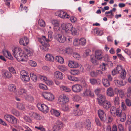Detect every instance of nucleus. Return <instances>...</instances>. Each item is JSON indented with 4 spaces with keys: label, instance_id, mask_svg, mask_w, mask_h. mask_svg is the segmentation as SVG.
<instances>
[{
    "label": "nucleus",
    "instance_id": "nucleus-1",
    "mask_svg": "<svg viewBox=\"0 0 131 131\" xmlns=\"http://www.w3.org/2000/svg\"><path fill=\"white\" fill-rule=\"evenodd\" d=\"M13 54L15 58L17 60L19 57L21 58L20 61L27 62V60L28 57L27 55L24 53L21 48L18 47H16L12 50Z\"/></svg>",
    "mask_w": 131,
    "mask_h": 131
},
{
    "label": "nucleus",
    "instance_id": "nucleus-2",
    "mask_svg": "<svg viewBox=\"0 0 131 131\" xmlns=\"http://www.w3.org/2000/svg\"><path fill=\"white\" fill-rule=\"evenodd\" d=\"M98 100L99 104L101 105H103V107L106 108V97L104 95L100 94L98 96Z\"/></svg>",
    "mask_w": 131,
    "mask_h": 131
},
{
    "label": "nucleus",
    "instance_id": "nucleus-3",
    "mask_svg": "<svg viewBox=\"0 0 131 131\" xmlns=\"http://www.w3.org/2000/svg\"><path fill=\"white\" fill-rule=\"evenodd\" d=\"M63 126V124L62 122L59 120L57 121L54 126L53 131H62Z\"/></svg>",
    "mask_w": 131,
    "mask_h": 131
},
{
    "label": "nucleus",
    "instance_id": "nucleus-4",
    "mask_svg": "<svg viewBox=\"0 0 131 131\" xmlns=\"http://www.w3.org/2000/svg\"><path fill=\"white\" fill-rule=\"evenodd\" d=\"M4 117L9 123L13 124H16L17 123L16 119L12 115H4Z\"/></svg>",
    "mask_w": 131,
    "mask_h": 131
},
{
    "label": "nucleus",
    "instance_id": "nucleus-5",
    "mask_svg": "<svg viewBox=\"0 0 131 131\" xmlns=\"http://www.w3.org/2000/svg\"><path fill=\"white\" fill-rule=\"evenodd\" d=\"M61 28L62 30H64L65 32H67L69 31L70 30L72 27V24L68 23H64L61 25Z\"/></svg>",
    "mask_w": 131,
    "mask_h": 131
},
{
    "label": "nucleus",
    "instance_id": "nucleus-6",
    "mask_svg": "<svg viewBox=\"0 0 131 131\" xmlns=\"http://www.w3.org/2000/svg\"><path fill=\"white\" fill-rule=\"evenodd\" d=\"M42 96L45 99L49 101H51L54 98L53 95L52 93L47 92H44L43 93Z\"/></svg>",
    "mask_w": 131,
    "mask_h": 131
},
{
    "label": "nucleus",
    "instance_id": "nucleus-7",
    "mask_svg": "<svg viewBox=\"0 0 131 131\" xmlns=\"http://www.w3.org/2000/svg\"><path fill=\"white\" fill-rule=\"evenodd\" d=\"M56 15L58 16L61 18H69V15L63 11H58L55 13Z\"/></svg>",
    "mask_w": 131,
    "mask_h": 131
},
{
    "label": "nucleus",
    "instance_id": "nucleus-8",
    "mask_svg": "<svg viewBox=\"0 0 131 131\" xmlns=\"http://www.w3.org/2000/svg\"><path fill=\"white\" fill-rule=\"evenodd\" d=\"M83 96H89L91 97H93L94 96V94L93 92L92 91L89 89H86L84 90L83 94L82 95Z\"/></svg>",
    "mask_w": 131,
    "mask_h": 131
},
{
    "label": "nucleus",
    "instance_id": "nucleus-9",
    "mask_svg": "<svg viewBox=\"0 0 131 131\" xmlns=\"http://www.w3.org/2000/svg\"><path fill=\"white\" fill-rule=\"evenodd\" d=\"M110 112L112 115H122V110L119 108L116 109L114 107H112L110 108Z\"/></svg>",
    "mask_w": 131,
    "mask_h": 131
},
{
    "label": "nucleus",
    "instance_id": "nucleus-10",
    "mask_svg": "<svg viewBox=\"0 0 131 131\" xmlns=\"http://www.w3.org/2000/svg\"><path fill=\"white\" fill-rule=\"evenodd\" d=\"M72 91L75 93H78L80 92L82 90V86L79 84H76L73 85L72 87Z\"/></svg>",
    "mask_w": 131,
    "mask_h": 131
},
{
    "label": "nucleus",
    "instance_id": "nucleus-11",
    "mask_svg": "<svg viewBox=\"0 0 131 131\" xmlns=\"http://www.w3.org/2000/svg\"><path fill=\"white\" fill-rule=\"evenodd\" d=\"M95 58L98 60H101L103 57V52L100 50H96L95 53Z\"/></svg>",
    "mask_w": 131,
    "mask_h": 131
},
{
    "label": "nucleus",
    "instance_id": "nucleus-12",
    "mask_svg": "<svg viewBox=\"0 0 131 131\" xmlns=\"http://www.w3.org/2000/svg\"><path fill=\"white\" fill-rule=\"evenodd\" d=\"M37 107L39 109L43 112L45 114L48 111V107L44 104H39Z\"/></svg>",
    "mask_w": 131,
    "mask_h": 131
},
{
    "label": "nucleus",
    "instance_id": "nucleus-13",
    "mask_svg": "<svg viewBox=\"0 0 131 131\" xmlns=\"http://www.w3.org/2000/svg\"><path fill=\"white\" fill-rule=\"evenodd\" d=\"M58 100L62 104H64L68 102L69 99L65 95H61L59 97Z\"/></svg>",
    "mask_w": 131,
    "mask_h": 131
},
{
    "label": "nucleus",
    "instance_id": "nucleus-14",
    "mask_svg": "<svg viewBox=\"0 0 131 131\" xmlns=\"http://www.w3.org/2000/svg\"><path fill=\"white\" fill-rule=\"evenodd\" d=\"M56 40L60 43H63L66 41L65 35L62 36L61 34H59L56 35Z\"/></svg>",
    "mask_w": 131,
    "mask_h": 131
},
{
    "label": "nucleus",
    "instance_id": "nucleus-15",
    "mask_svg": "<svg viewBox=\"0 0 131 131\" xmlns=\"http://www.w3.org/2000/svg\"><path fill=\"white\" fill-rule=\"evenodd\" d=\"M29 40L26 37L21 38L19 40V42L21 45L23 46H26L29 43Z\"/></svg>",
    "mask_w": 131,
    "mask_h": 131
},
{
    "label": "nucleus",
    "instance_id": "nucleus-16",
    "mask_svg": "<svg viewBox=\"0 0 131 131\" xmlns=\"http://www.w3.org/2000/svg\"><path fill=\"white\" fill-rule=\"evenodd\" d=\"M49 39H47L44 36H43L38 38V41L42 44L48 43L49 41Z\"/></svg>",
    "mask_w": 131,
    "mask_h": 131
},
{
    "label": "nucleus",
    "instance_id": "nucleus-17",
    "mask_svg": "<svg viewBox=\"0 0 131 131\" xmlns=\"http://www.w3.org/2000/svg\"><path fill=\"white\" fill-rule=\"evenodd\" d=\"M54 77L58 79L62 80L63 78L62 73L59 71L55 72L54 73Z\"/></svg>",
    "mask_w": 131,
    "mask_h": 131
},
{
    "label": "nucleus",
    "instance_id": "nucleus-18",
    "mask_svg": "<svg viewBox=\"0 0 131 131\" xmlns=\"http://www.w3.org/2000/svg\"><path fill=\"white\" fill-rule=\"evenodd\" d=\"M69 66L72 68L78 67V64L77 62L73 61H70L68 64Z\"/></svg>",
    "mask_w": 131,
    "mask_h": 131
},
{
    "label": "nucleus",
    "instance_id": "nucleus-19",
    "mask_svg": "<svg viewBox=\"0 0 131 131\" xmlns=\"http://www.w3.org/2000/svg\"><path fill=\"white\" fill-rule=\"evenodd\" d=\"M8 89L11 92H15L17 91L16 86L13 84H9L8 87Z\"/></svg>",
    "mask_w": 131,
    "mask_h": 131
},
{
    "label": "nucleus",
    "instance_id": "nucleus-20",
    "mask_svg": "<svg viewBox=\"0 0 131 131\" xmlns=\"http://www.w3.org/2000/svg\"><path fill=\"white\" fill-rule=\"evenodd\" d=\"M84 125L85 128L88 130L90 129L91 125V122L90 120L86 119L84 122Z\"/></svg>",
    "mask_w": 131,
    "mask_h": 131
},
{
    "label": "nucleus",
    "instance_id": "nucleus-21",
    "mask_svg": "<svg viewBox=\"0 0 131 131\" xmlns=\"http://www.w3.org/2000/svg\"><path fill=\"white\" fill-rule=\"evenodd\" d=\"M45 59L46 60L49 61L51 62H52L54 61L53 57L50 54H46L45 57Z\"/></svg>",
    "mask_w": 131,
    "mask_h": 131
},
{
    "label": "nucleus",
    "instance_id": "nucleus-22",
    "mask_svg": "<svg viewBox=\"0 0 131 131\" xmlns=\"http://www.w3.org/2000/svg\"><path fill=\"white\" fill-rule=\"evenodd\" d=\"M92 32L93 34H96L97 35L99 36H101L102 35L99 28H97L93 29L92 31Z\"/></svg>",
    "mask_w": 131,
    "mask_h": 131
},
{
    "label": "nucleus",
    "instance_id": "nucleus-23",
    "mask_svg": "<svg viewBox=\"0 0 131 131\" xmlns=\"http://www.w3.org/2000/svg\"><path fill=\"white\" fill-rule=\"evenodd\" d=\"M91 62L94 65H96L98 64V62L96 59L95 57L94 56H91L90 59Z\"/></svg>",
    "mask_w": 131,
    "mask_h": 131
},
{
    "label": "nucleus",
    "instance_id": "nucleus-24",
    "mask_svg": "<svg viewBox=\"0 0 131 131\" xmlns=\"http://www.w3.org/2000/svg\"><path fill=\"white\" fill-rule=\"evenodd\" d=\"M49 45L48 43H44V44H42L40 47L41 49L44 51H48L49 46Z\"/></svg>",
    "mask_w": 131,
    "mask_h": 131
},
{
    "label": "nucleus",
    "instance_id": "nucleus-25",
    "mask_svg": "<svg viewBox=\"0 0 131 131\" xmlns=\"http://www.w3.org/2000/svg\"><path fill=\"white\" fill-rule=\"evenodd\" d=\"M3 53L7 58L11 60H13V58L10 52L7 50H5L4 52L3 51Z\"/></svg>",
    "mask_w": 131,
    "mask_h": 131
},
{
    "label": "nucleus",
    "instance_id": "nucleus-26",
    "mask_svg": "<svg viewBox=\"0 0 131 131\" xmlns=\"http://www.w3.org/2000/svg\"><path fill=\"white\" fill-rule=\"evenodd\" d=\"M55 60L56 61L58 62L61 64L63 63L64 62L63 58L60 56H56Z\"/></svg>",
    "mask_w": 131,
    "mask_h": 131
},
{
    "label": "nucleus",
    "instance_id": "nucleus-27",
    "mask_svg": "<svg viewBox=\"0 0 131 131\" xmlns=\"http://www.w3.org/2000/svg\"><path fill=\"white\" fill-rule=\"evenodd\" d=\"M68 79L74 82H78L79 81V78L77 77L70 75L68 76Z\"/></svg>",
    "mask_w": 131,
    "mask_h": 131
},
{
    "label": "nucleus",
    "instance_id": "nucleus-28",
    "mask_svg": "<svg viewBox=\"0 0 131 131\" xmlns=\"http://www.w3.org/2000/svg\"><path fill=\"white\" fill-rule=\"evenodd\" d=\"M60 89L64 91L69 92L71 91V89L69 87L65 86H62L60 87Z\"/></svg>",
    "mask_w": 131,
    "mask_h": 131
},
{
    "label": "nucleus",
    "instance_id": "nucleus-29",
    "mask_svg": "<svg viewBox=\"0 0 131 131\" xmlns=\"http://www.w3.org/2000/svg\"><path fill=\"white\" fill-rule=\"evenodd\" d=\"M3 76L5 78H10L12 76L11 73L8 71H5L3 74Z\"/></svg>",
    "mask_w": 131,
    "mask_h": 131
},
{
    "label": "nucleus",
    "instance_id": "nucleus-30",
    "mask_svg": "<svg viewBox=\"0 0 131 131\" xmlns=\"http://www.w3.org/2000/svg\"><path fill=\"white\" fill-rule=\"evenodd\" d=\"M107 94L110 96H113V91L111 88H109L107 90Z\"/></svg>",
    "mask_w": 131,
    "mask_h": 131
},
{
    "label": "nucleus",
    "instance_id": "nucleus-31",
    "mask_svg": "<svg viewBox=\"0 0 131 131\" xmlns=\"http://www.w3.org/2000/svg\"><path fill=\"white\" fill-rule=\"evenodd\" d=\"M58 69L62 72H65L67 70L66 67L64 66H60L58 67Z\"/></svg>",
    "mask_w": 131,
    "mask_h": 131
},
{
    "label": "nucleus",
    "instance_id": "nucleus-32",
    "mask_svg": "<svg viewBox=\"0 0 131 131\" xmlns=\"http://www.w3.org/2000/svg\"><path fill=\"white\" fill-rule=\"evenodd\" d=\"M50 112L52 115H60L61 114L59 111L54 109L51 110Z\"/></svg>",
    "mask_w": 131,
    "mask_h": 131
},
{
    "label": "nucleus",
    "instance_id": "nucleus-33",
    "mask_svg": "<svg viewBox=\"0 0 131 131\" xmlns=\"http://www.w3.org/2000/svg\"><path fill=\"white\" fill-rule=\"evenodd\" d=\"M30 75L31 79L34 81L36 82L37 81V77L35 74L32 73L30 74Z\"/></svg>",
    "mask_w": 131,
    "mask_h": 131
},
{
    "label": "nucleus",
    "instance_id": "nucleus-34",
    "mask_svg": "<svg viewBox=\"0 0 131 131\" xmlns=\"http://www.w3.org/2000/svg\"><path fill=\"white\" fill-rule=\"evenodd\" d=\"M114 82L118 86H123L124 85L122 81H120L116 80L114 81Z\"/></svg>",
    "mask_w": 131,
    "mask_h": 131
},
{
    "label": "nucleus",
    "instance_id": "nucleus-35",
    "mask_svg": "<svg viewBox=\"0 0 131 131\" xmlns=\"http://www.w3.org/2000/svg\"><path fill=\"white\" fill-rule=\"evenodd\" d=\"M75 127L77 130H81L82 128L81 123L78 122L76 123L75 125Z\"/></svg>",
    "mask_w": 131,
    "mask_h": 131
},
{
    "label": "nucleus",
    "instance_id": "nucleus-36",
    "mask_svg": "<svg viewBox=\"0 0 131 131\" xmlns=\"http://www.w3.org/2000/svg\"><path fill=\"white\" fill-rule=\"evenodd\" d=\"M86 43V39L84 38H81L79 40V43L82 45H85Z\"/></svg>",
    "mask_w": 131,
    "mask_h": 131
},
{
    "label": "nucleus",
    "instance_id": "nucleus-37",
    "mask_svg": "<svg viewBox=\"0 0 131 131\" xmlns=\"http://www.w3.org/2000/svg\"><path fill=\"white\" fill-rule=\"evenodd\" d=\"M18 93L20 95L25 94L26 93V91L23 88H21L18 90Z\"/></svg>",
    "mask_w": 131,
    "mask_h": 131
},
{
    "label": "nucleus",
    "instance_id": "nucleus-38",
    "mask_svg": "<svg viewBox=\"0 0 131 131\" xmlns=\"http://www.w3.org/2000/svg\"><path fill=\"white\" fill-rule=\"evenodd\" d=\"M38 23L41 27H44L45 26V21L41 19H40L39 20Z\"/></svg>",
    "mask_w": 131,
    "mask_h": 131
},
{
    "label": "nucleus",
    "instance_id": "nucleus-39",
    "mask_svg": "<svg viewBox=\"0 0 131 131\" xmlns=\"http://www.w3.org/2000/svg\"><path fill=\"white\" fill-rule=\"evenodd\" d=\"M69 31H71V34L73 35H75L77 34V33L76 29L74 28L73 26L72 27H71Z\"/></svg>",
    "mask_w": 131,
    "mask_h": 131
},
{
    "label": "nucleus",
    "instance_id": "nucleus-40",
    "mask_svg": "<svg viewBox=\"0 0 131 131\" xmlns=\"http://www.w3.org/2000/svg\"><path fill=\"white\" fill-rule=\"evenodd\" d=\"M71 74L73 75H78L79 73V71L78 70H72L70 71Z\"/></svg>",
    "mask_w": 131,
    "mask_h": 131
},
{
    "label": "nucleus",
    "instance_id": "nucleus-41",
    "mask_svg": "<svg viewBox=\"0 0 131 131\" xmlns=\"http://www.w3.org/2000/svg\"><path fill=\"white\" fill-rule=\"evenodd\" d=\"M64 52H66V53L69 54H72L73 52V50L71 48H68L66 49V50H63Z\"/></svg>",
    "mask_w": 131,
    "mask_h": 131
},
{
    "label": "nucleus",
    "instance_id": "nucleus-42",
    "mask_svg": "<svg viewBox=\"0 0 131 131\" xmlns=\"http://www.w3.org/2000/svg\"><path fill=\"white\" fill-rule=\"evenodd\" d=\"M120 77L122 79H124L126 77V72L125 70H122V72H121Z\"/></svg>",
    "mask_w": 131,
    "mask_h": 131
},
{
    "label": "nucleus",
    "instance_id": "nucleus-43",
    "mask_svg": "<svg viewBox=\"0 0 131 131\" xmlns=\"http://www.w3.org/2000/svg\"><path fill=\"white\" fill-rule=\"evenodd\" d=\"M8 70L10 73L13 74H15L16 73V71L14 68L12 67H8Z\"/></svg>",
    "mask_w": 131,
    "mask_h": 131
},
{
    "label": "nucleus",
    "instance_id": "nucleus-44",
    "mask_svg": "<svg viewBox=\"0 0 131 131\" xmlns=\"http://www.w3.org/2000/svg\"><path fill=\"white\" fill-rule=\"evenodd\" d=\"M52 23L53 25L55 26H58L59 24L58 20L56 19L53 20L52 21Z\"/></svg>",
    "mask_w": 131,
    "mask_h": 131
},
{
    "label": "nucleus",
    "instance_id": "nucleus-45",
    "mask_svg": "<svg viewBox=\"0 0 131 131\" xmlns=\"http://www.w3.org/2000/svg\"><path fill=\"white\" fill-rule=\"evenodd\" d=\"M21 78L22 80L25 82H28L30 79V78L28 75H27L23 77H21Z\"/></svg>",
    "mask_w": 131,
    "mask_h": 131
},
{
    "label": "nucleus",
    "instance_id": "nucleus-46",
    "mask_svg": "<svg viewBox=\"0 0 131 131\" xmlns=\"http://www.w3.org/2000/svg\"><path fill=\"white\" fill-rule=\"evenodd\" d=\"M90 83L92 85H94L96 84L97 82V80L91 78L90 79Z\"/></svg>",
    "mask_w": 131,
    "mask_h": 131
},
{
    "label": "nucleus",
    "instance_id": "nucleus-47",
    "mask_svg": "<svg viewBox=\"0 0 131 131\" xmlns=\"http://www.w3.org/2000/svg\"><path fill=\"white\" fill-rule=\"evenodd\" d=\"M125 102L126 105L128 106H131V100L128 98H126L125 100Z\"/></svg>",
    "mask_w": 131,
    "mask_h": 131
},
{
    "label": "nucleus",
    "instance_id": "nucleus-48",
    "mask_svg": "<svg viewBox=\"0 0 131 131\" xmlns=\"http://www.w3.org/2000/svg\"><path fill=\"white\" fill-rule=\"evenodd\" d=\"M25 99L26 100L31 102L34 99L32 96L28 95H27L26 96Z\"/></svg>",
    "mask_w": 131,
    "mask_h": 131
},
{
    "label": "nucleus",
    "instance_id": "nucleus-49",
    "mask_svg": "<svg viewBox=\"0 0 131 131\" xmlns=\"http://www.w3.org/2000/svg\"><path fill=\"white\" fill-rule=\"evenodd\" d=\"M114 103L116 105H118L119 104V97L118 96L115 97L114 98Z\"/></svg>",
    "mask_w": 131,
    "mask_h": 131
},
{
    "label": "nucleus",
    "instance_id": "nucleus-50",
    "mask_svg": "<svg viewBox=\"0 0 131 131\" xmlns=\"http://www.w3.org/2000/svg\"><path fill=\"white\" fill-rule=\"evenodd\" d=\"M119 116L120 117V121L122 122H124L126 120V115H117Z\"/></svg>",
    "mask_w": 131,
    "mask_h": 131
},
{
    "label": "nucleus",
    "instance_id": "nucleus-51",
    "mask_svg": "<svg viewBox=\"0 0 131 131\" xmlns=\"http://www.w3.org/2000/svg\"><path fill=\"white\" fill-rule=\"evenodd\" d=\"M29 64L30 66L34 67L36 66L37 65V63L35 61L32 60L29 61Z\"/></svg>",
    "mask_w": 131,
    "mask_h": 131
},
{
    "label": "nucleus",
    "instance_id": "nucleus-52",
    "mask_svg": "<svg viewBox=\"0 0 131 131\" xmlns=\"http://www.w3.org/2000/svg\"><path fill=\"white\" fill-rule=\"evenodd\" d=\"M17 108L19 109L23 110L25 108L24 105L21 103H18L17 105Z\"/></svg>",
    "mask_w": 131,
    "mask_h": 131
},
{
    "label": "nucleus",
    "instance_id": "nucleus-53",
    "mask_svg": "<svg viewBox=\"0 0 131 131\" xmlns=\"http://www.w3.org/2000/svg\"><path fill=\"white\" fill-rule=\"evenodd\" d=\"M118 93L121 98H122L124 96V91L121 90H118Z\"/></svg>",
    "mask_w": 131,
    "mask_h": 131
},
{
    "label": "nucleus",
    "instance_id": "nucleus-54",
    "mask_svg": "<svg viewBox=\"0 0 131 131\" xmlns=\"http://www.w3.org/2000/svg\"><path fill=\"white\" fill-rule=\"evenodd\" d=\"M66 39V41L69 42H71L72 41V39L71 37L69 36L65 35Z\"/></svg>",
    "mask_w": 131,
    "mask_h": 131
},
{
    "label": "nucleus",
    "instance_id": "nucleus-55",
    "mask_svg": "<svg viewBox=\"0 0 131 131\" xmlns=\"http://www.w3.org/2000/svg\"><path fill=\"white\" fill-rule=\"evenodd\" d=\"M116 69L118 73L122 72V70H124L122 69V67L121 66H118Z\"/></svg>",
    "mask_w": 131,
    "mask_h": 131
},
{
    "label": "nucleus",
    "instance_id": "nucleus-56",
    "mask_svg": "<svg viewBox=\"0 0 131 131\" xmlns=\"http://www.w3.org/2000/svg\"><path fill=\"white\" fill-rule=\"evenodd\" d=\"M39 79H40L41 80L46 82L47 80V77L45 76L40 75L39 77Z\"/></svg>",
    "mask_w": 131,
    "mask_h": 131
},
{
    "label": "nucleus",
    "instance_id": "nucleus-57",
    "mask_svg": "<svg viewBox=\"0 0 131 131\" xmlns=\"http://www.w3.org/2000/svg\"><path fill=\"white\" fill-rule=\"evenodd\" d=\"M70 20L72 22L74 23L77 21V19L74 16H72L70 17Z\"/></svg>",
    "mask_w": 131,
    "mask_h": 131
},
{
    "label": "nucleus",
    "instance_id": "nucleus-58",
    "mask_svg": "<svg viewBox=\"0 0 131 131\" xmlns=\"http://www.w3.org/2000/svg\"><path fill=\"white\" fill-rule=\"evenodd\" d=\"M80 98L79 96L78 95H74L73 96V99L74 101H78L80 100Z\"/></svg>",
    "mask_w": 131,
    "mask_h": 131
},
{
    "label": "nucleus",
    "instance_id": "nucleus-59",
    "mask_svg": "<svg viewBox=\"0 0 131 131\" xmlns=\"http://www.w3.org/2000/svg\"><path fill=\"white\" fill-rule=\"evenodd\" d=\"M73 57L77 59H79L80 58V55L77 53H74L73 54Z\"/></svg>",
    "mask_w": 131,
    "mask_h": 131
},
{
    "label": "nucleus",
    "instance_id": "nucleus-60",
    "mask_svg": "<svg viewBox=\"0 0 131 131\" xmlns=\"http://www.w3.org/2000/svg\"><path fill=\"white\" fill-rule=\"evenodd\" d=\"M45 82L47 85H52L53 83V82L52 81L47 80V79Z\"/></svg>",
    "mask_w": 131,
    "mask_h": 131
},
{
    "label": "nucleus",
    "instance_id": "nucleus-61",
    "mask_svg": "<svg viewBox=\"0 0 131 131\" xmlns=\"http://www.w3.org/2000/svg\"><path fill=\"white\" fill-rule=\"evenodd\" d=\"M12 112L14 115H19V112L15 109H12Z\"/></svg>",
    "mask_w": 131,
    "mask_h": 131
},
{
    "label": "nucleus",
    "instance_id": "nucleus-62",
    "mask_svg": "<svg viewBox=\"0 0 131 131\" xmlns=\"http://www.w3.org/2000/svg\"><path fill=\"white\" fill-rule=\"evenodd\" d=\"M20 74L21 77L28 75L27 73L25 70L21 71L20 72Z\"/></svg>",
    "mask_w": 131,
    "mask_h": 131
},
{
    "label": "nucleus",
    "instance_id": "nucleus-63",
    "mask_svg": "<svg viewBox=\"0 0 131 131\" xmlns=\"http://www.w3.org/2000/svg\"><path fill=\"white\" fill-rule=\"evenodd\" d=\"M90 75L93 77H96L97 76L96 72L92 71L90 73Z\"/></svg>",
    "mask_w": 131,
    "mask_h": 131
},
{
    "label": "nucleus",
    "instance_id": "nucleus-64",
    "mask_svg": "<svg viewBox=\"0 0 131 131\" xmlns=\"http://www.w3.org/2000/svg\"><path fill=\"white\" fill-rule=\"evenodd\" d=\"M107 66H108L109 68H111L113 66V64L111 61H107Z\"/></svg>",
    "mask_w": 131,
    "mask_h": 131
}]
</instances>
